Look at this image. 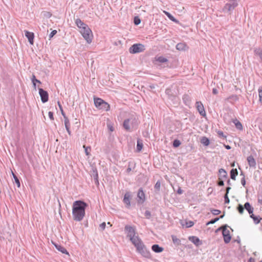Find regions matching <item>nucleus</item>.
<instances>
[{
  "label": "nucleus",
  "mask_w": 262,
  "mask_h": 262,
  "mask_svg": "<svg viewBox=\"0 0 262 262\" xmlns=\"http://www.w3.org/2000/svg\"><path fill=\"white\" fill-rule=\"evenodd\" d=\"M83 148H84V151L86 155L89 156L90 155L91 147L89 146H86L85 145L83 146Z\"/></svg>",
  "instance_id": "nucleus-36"
},
{
  "label": "nucleus",
  "mask_w": 262,
  "mask_h": 262,
  "mask_svg": "<svg viewBox=\"0 0 262 262\" xmlns=\"http://www.w3.org/2000/svg\"><path fill=\"white\" fill-rule=\"evenodd\" d=\"M176 48L178 50H180V43H179L176 45Z\"/></svg>",
  "instance_id": "nucleus-64"
},
{
  "label": "nucleus",
  "mask_w": 262,
  "mask_h": 262,
  "mask_svg": "<svg viewBox=\"0 0 262 262\" xmlns=\"http://www.w3.org/2000/svg\"><path fill=\"white\" fill-rule=\"evenodd\" d=\"M12 176H13V178L14 179V182L17 185V186L18 187H20V181L19 180V179L18 178V177L13 173V172H12Z\"/></svg>",
  "instance_id": "nucleus-29"
},
{
  "label": "nucleus",
  "mask_w": 262,
  "mask_h": 262,
  "mask_svg": "<svg viewBox=\"0 0 262 262\" xmlns=\"http://www.w3.org/2000/svg\"><path fill=\"white\" fill-rule=\"evenodd\" d=\"M227 225H225L219 228L217 230H220L221 229L222 230V234L224 237V240L225 243H228L230 242L231 240V236L230 235L229 231L227 229Z\"/></svg>",
  "instance_id": "nucleus-7"
},
{
  "label": "nucleus",
  "mask_w": 262,
  "mask_h": 262,
  "mask_svg": "<svg viewBox=\"0 0 262 262\" xmlns=\"http://www.w3.org/2000/svg\"><path fill=\"white\" fill-rule=\"evenodd\" d=\"M105 226H106V224H105V222H103V223H101V224L100 225V226H99L100 228H101V229L102 230H104V229H105Z\"/></svg>",
  "instance_id": "nucleus-54"
},
{
  "label": "nucleus",
  "mask_w": 262,
  "mask_h": 262,
  "mask_svg": "<svg viewBox=\"0 0 262 262\" xmlns=\"http://www.w3.org/2000/svg\"><path fill=\"white\" fill-rule=\"evenodd\" d=\"M65 127H70V122L68 119V118H66L64 119Z\"/></svg>",
  "instance_id": "nucleus-38"
},
{
  "label": "nucleus",
  "mask_w": 262,
  "mask_h": 262,
  "mask_svg": "<svg viewBox=\"0 0 262 262\" xmlns=\"http://www.w3.org/2000/svg\"><path fill=\"white\" fill-rule=\"evenodd\" d=\"M134 24L136 25H138L139 24H140L141 20L138 16H136L134 17Z\"/></svg>",
  "instance_id": "nucleus-37"
},
{
  "label": "nucleus",
  "mask_w": 262,
  "mask_h": 262,
  "mask_svg": "<svg viewBox=\"0 0 262 262\" xmlns=\"http://www.w3.org/2000/svg\"><path fill=\"white\" fill-rule=\"evenodd\" d=\"M39 94L41 98L42 103H46L49 100V94L47 91L44 90L42 88H39Z\"/></svg>",
  "instance_id": "nucleus-9"
},
{
  "label": "nucleus",
  "mask_w": 262,
  "mask_h": 262,
  "mask_svg": "<svg viewBox=\"0 0 262 262\" xmlns=\"http://www.w3.org/2000/svg\"><path fill=\"white\" fill-rule=\"evenodd\" d=\"M80 32L88 43H90L92 42L93 35L92 30L88 25L80 30Z\"/></svg>",
  "instance_id": "nucleus-4"
},
{
  "label": "nucleus",
  "mask_w": 262,
  "mask_h": 262,
  "mask_svg": "<svg viewBox=\"0 0 262 262\" xmlns=\"http://www.w3.org/2000/svg\"><path fill=\"white\" fill-rule=\"evenodd\" d=\"M60 111H61V115H62V116L63 117L64 119V118H68V117L66 116V114L64 113V111H63V109L61 110H60Z\"/></svg>",
  "instance_id": "nucleus-58"
},
{
  "label": "nucleus",
  "mask_w": 262,
  "mask_h": 262,
  "mask_svg": "<svg viewBox=\"0 0 262 262\" xmlns=\"http://www.w3.org/2000/svg\"><path fill=\"white\" fill-rule=\"evenodd\" d=\"M24 32L25 36L28 38L29 43L31 45H33L34 38V33L33 32H29L27 30H25Z\"/></svg>",
  "instance_id": "nucleus-13"
},
{
  "label": "nucleus",
  "mask_w": 262,
  "mask_h": 262,
  "mask_svg": "<svg viewBox=\"0 0 262 262\" xmlns=\"http://www.w3.org/2000/svg\"><path fill=\"white\" fill-rule=\"evenodd\" d=\"M217 134L219 135V136H220V137H221V138H225L226 137L224 135V133L222 131H221V130H219L217 132Z\"/></svg>",
  "instance_id": "nucleus-52"
},
{
  "label": "nucleus",
  "mask_w": 262,
  "mask_h": 262,
  "mask_svg": "<svg viewBox=\"0 0 262 262\" xmlns=\"http://www.w3.org/2000/svg\"><path fill=\"white\" fill-rule=\"evenodd\" d=\"M255 53L259 56V57L262 60V50H255Z\"/></svg>",
  "instance_id": "nucleus-47"
},
{
  "label": "nucleus",
  "mask_w": 262,
  "mask_h": 262,
  "mask_svg": "<svg viewBox=\"0 0 262 262\" xmlns=\"http://www.w3.org/2000/svg\"><path fill=\"white\" fill-rule=\"evenodd\" d=\"M171 171L173 173H176L177 175L179 176V170H177L174 167L171 168Z\"/></svg>",
  "instance_id": "nucleus-55"
},
{
  "label": "nucleus",
  "mask_w": 262,
  "mask_h": 262,
  "mask_svg": "<svg viewBox=\"0 0 262 262\" xmlns=\"http://www.w3.org/2000/svg\"><path fill=\"white\" fill-rule=\"evenodd\" d=\"M211 212L213 215H218L221 213V211L218 209H212Z\"/></svg>",
  "instance_id": "nucleus-44"
},
{
  "label": "nucleus",
  "mask_w": 262,
  "mask_h": 262,
  "mask_svg": "<svg viewBox=\"0 0 262 262\" xmlns=\"http://www.w3.org/2000/svg\"><path fill=\"white\" fill-rule=\"evenodd\" d=\"M171 238L173 244L176 246H178L180 244V239L178 238L176 235H171Z\"/></svg>",
  "instance_id": "nucleus-23"
},
{
  "label": "nucleus",
  "mask_w": 262,
  "mask_h": 262,
  "mask_svg": "<svg viewBox=\"0 0 262 262\" xmlns=\"http://www.w3.org/2000/svg\"><path fill=\"white\" fill-rule=\"evenodd\" d=\"M49 117L51 120H54V117H53V113L52 112H49L48 113Z\"/></svg>",
  "instance_id": "nucleus-57"
},
{
  "label": "nucleus",
  "mask_w": 262,
  "mask_h": 262,
  "mask_svg": "<svg viewBox=\"0 0 262 262\" xmlns=\"http://www.w3.org/2000/svg\"><path fill=\"white\" fill-rule=\"evenodd\" d=\"M183 100L184 103L186 105H189V104H190V98L187 95H184L183 96Z\"/></svg>",
  "instance_id": "nucleus-24"
},
{
  "label": "nucleus",
  "mask_w": 262,
  "mask_h": 262,
  "mask_svg": "<svg viewBox=\"0 0 262 262\" xmlns=\"http://www.w3.org/2000/svg\"><path fill=\"white\" fill-rule=\"evenodd\" d=\"M132 195L130 192H127L125 193L123 200V203L125 204L126 207L129 208L130 206V200Z\"/></svg>",
  "instance_id": "nucleus-11"
},
{
  "label": "nucleus",
  "mask_w": 262,
  "mask_h": 262,
  "mask_svg": "<svg viewBox=\"0 0 262 262\" xmlns=\"http://www.w3.org/2000/svg\"><path fill=\"white\" fill-rule=\"evenodd\" d=\"M161 182L160 181H158L155 185L154 188L156 191L159 192L160 190Z\"/></svg>",
  "instance_id": "nucleus-35"
},
{
  "label": "nucleus",
  "mask_w": 262,
  "mask_h": 262,
  "mask_svg": "<svg viewBox=\"0 0 262 262\" xmlns=\"http://www.w3.org/2000/svg\"><path fill=\"white\" fill-rule=\"evenodd\" d=\"M68 133L69 134V135H71V131L70 130V127H67L66 128Z\"/></svg>",
  "instance_id": "nucleus-60"
},
{
  "label": "nucleus",
  "mask_w": 262,
  "mask_h": 262,
  "mask_svg": "<svg viewBox=\"0 0 262 262\" xmlns=\"http://www.w3.org/2000/svg\"><path fill=\"white\" fill-rule=\"evenodd\" d=\"M244 208L250 215L253 214L254 209L249 202H246L244 204Z\"/></svg>",
  "instance_id": "nucleus-21"
},
{
  "label": "nucleus",
  "mask_w": 262,
  "mask_h": 262,
  "mask_svg": "<svg viewBox=\"0 0 262 262\" xmlns=\"http://www.w3.org/2000/svg\"><path fill=\"white\" fill-rule=\"evenodd\" d=\"M250 217L253 220V221L255 224H258L261 220V218L259 216H255L253 214L250 215Z\"/></svg>",
  "instance_id": "nucleus-26"
},
{
  "label": "nucleus",
  "mask_w": 262,
  "mask_h": 262,
  "mask_svg": "<svg viewBox=\"0 0 262 262\" xmlns=\"http://www.w3.org/2000/svg\"><path fill=\"white\" fill-rule=\"evenodd\" d=\"M189 240L194 244L196 246L200 245L202 244L201 241L200 239L196 236H190L189 237Z\"/></svg>",
  "instance_id": "nucleus-19"
},
{
  "label": "nucleus",
  "mask_w": 262,
  "mask_h": 262,
  "mask_svg": "<svg viewBox=\"0 0 262 262\" xmlns=\"http://www.w3.org/2000/svg\"><path fill=\"white\" fill-rule=\"evenodd\" d=\"M244 207H243L241 204H238L237 207V210L241 214H242L244 213Z\"/></svg>",
  "instance_id": "nucleus-34"
},
{
  "label": "nucleus",
  "mask_w": 262,
  "mask_h": 262,
  "mask_svg": "<svg viewBox=\"0 0 262 262\" xmlns=\"http://www.w3.org/2000/svg\"><path fill=\"white\" fill-rule=\"evenodd\" d=\"M88 206L87 203L81 200L75 201L72 206V215L75 221H81L85 214V209Z\"/></svg>",
  "instance_id": "nucleus-1"
},
{
  "label": "nucleus",
  "mask_w": 262,
  "mask_h": 262,
  "mask_svg": "<svg viewBox=\"0 0 262 262\" xmlns=\"http://www.w3.org/2000/svg\"><path fill=\"white\" fill-rule=\"evenodd\" d=\"M57 104H58V106H59V108L60 111L61 110L63 109L62 106V105H61V103H60V101H58V102H57Z\"/></svg>",
  "instance_id": "nucleus-61"
},
{
  "label": "nucleus",
  "mask_w": 262,
  "mask_h": 262,
  "mask_svg": "<svg viewBox=\"0 0 262 262\" xmlns=\"http://www.w3.org/2000/svg\"><path fill=\"white\" fill-rule=\"evenodd\" d=\"M151 249L156 253H160L164 250L162 247L159 246V245L157 244L153 245L151 247Z\"/></svg>",
  "instance_id": "nucleus-20"
},
{
  "label": "nucleus",
  "mask_w": 262,
  "mask_h": 262,
  "mask_svg": "<svg viewBox=\"0 0 262 262\" xmlns=\"http://www.w3.org/2000/svg\"><path fill=\"white\" fill-rule=\"evenodd\" d=\"M94 180L95 181V183H98L99 184V182H98V173L96 171V174L94 176Z\"/></svg>",
  "instance_id": "nucleus-56"
},
{
  "label": "nucleus",
  "mask_w": 262,
  "mask_h": 262,
  "mask_svg": "<svg viewBox=\"0 0 262 262\" xmlns=\"http://www.w3.org/2000/svg\"><path fill=\"white\" fill-rule=\"evenodd\" d=\"M75 22L77 27H78L80 30L82 29L84 27H85L87 25L79 18L76 19Z\"/></svg>",
  "instance_id": "nucleus-17"
},
{
  "label": "nucleus",
  "mask_w": 262,
  "mask_h": 262,
  "mask_svg": "<svg viewBox=\"0 0 262 262\" xmlns=\"http://www.w3.org/2000/svg\"><path fill=\"white\" fill-rule=\"evenodd\" d=\"M195 105L200 114L202 116H205L206 112L203 104L201 102H196Z\"/></svg>",
  "instance_id": "nucleus-12"
},
{
  "label": "nucleus",
  "mask_w": 262,
  "mask_h": 262,
  "mask_svg": "<svg viewBox=\"0 0 262 262\" xmlns=\"http://www.w3.org/2000/svg\"><path fill=\"white\" fill-rule=\"evenodd\" d=\"M241 175H243V178L241 179V184L242 185L245 187V185H246V180H245V176L244 174H243V172H241Z\"/></svg>",
  "instance_id": "nucleus-45"
},
{
  "label": "nucleus",
  "mask_w": 262,
  "mask_h": 262,
  "mask_svg": "<svg viewBox=\"0 0 262 262\" xmlns=\"http://www.w3.org/2000/svg\"><path fill=\"white\" fill-rule=\"evenodd\" d=\"M180 145V140H179L178 139H176V140H174L173 141V147H178Z\"/></svg>",
  "instance_id": "nucleus-39"
},
{
  "label": "nucleus",
  "mask_w": 262,
  "mask_h": 262,
  "mask_svg": "<svg viewBox=\"0 0 262 262\" xmlns=\"http://www.w3.org/2000/svg\"><path fill=\"white\" fill-rule=\"evenodd\" d=\"M219 220H220V218H216V217L214 219H212L211 221H210L209 222H207L206 223V225L207 226V225H209V224H214L215 222L218 221Z\"/></svg>",
  "instance_id": "nucleus-40"
},
{
  "label": "nucleus",
  "mask_w": 262,
  "mask_h": 262,
  "mask_svg": "<svg viewBox=\"0 0 262 262\" xmlns=\"http://www.w3.org/2000/svg\"><path fill=\"white\" fill-rule=\"evenodd\" d=\"M219 173L220 174L221 177L222 178H227V173L226 170L223 168H221L219 169Z\"/></svg>",
  "instance_id": "nucleus-30"
},
{
  "label": "nucleus",
  "mask_w": 262,
  "mask_h": 262,
  "mask_svg": "<svg viewBox=\"0 0 262 262\" xmlns=\"http://www.w3.org/2000/svg\"><path fill=\"white\" fill-rule=\"evenodd\" d=\"M224 200H225V204H228L230 202V200L228 198V194H225L224 196Z\"/></svg>",
  "instance_id": "nucleus-51"
},
{
  "label": "nucleus",
  "mask_w": 262,
  "mask_h": 262,
  "mask_svg": "<svg viewBox=\"0 0 262 262\" xmlns=\"http://www.w3.org/2000/svg\"><path fill=\"white\" fill-rule=\"evenodd\" d=\"M57 33V31L54 30H53L49 35V39L52 38Z\"/></svg>",
  "instance_id": "nucleus-50"
},
{
  "label": "nucleus",
  "mask_w": 262,
  "mask_h": 262,
  "mask_svg": "<svg viewBox=\"0 0 262 262\" xmlns=\"http://www.w3.org/2000/svg\"><path fill=\"white\" fill-rule=\"evenodd\" d=\"M259 100L262 103V86L258 89Z\"/></svg>",
  "instance_id": "nucleus-46"
},
{
  "label": "nucleus",
  "mask_w": 262,
  "mask_h": 262,
  "mask_svg": "<svg viewBox=\"0 0 262 262\" xmlns=\"http://www.w3.org/2000/svg\"><path fill=\"white\" fill-rule=\"evenodd\" d=\"M144 216L146 219H149L151 216V213L148 210H146L144 213Z\"/></svg>",
  "instance_id": "nucleus-43"
},
{
  "label": "nucleus",
  "mask_w": 262,
  "mask_h": 262,
  "mask_svg": "<svg viewBox=\"0 0 262 262\" xmlns=\"http://www.w3.org/2000/svg\"><path fill=\"white\" fill-rule=\"evenodd\" d=\"M176 191H177V193L180 194V191H181L180 187L178 186L177 189Z\"/></svg>",
  "instance_id": "nucleus-62"
},
{
  "label": "nucleus",
  "mask_w": 262,
  "mask_h": 262,
  "mask_svg": "<svg viewBox=\"0 0 262 262\" xmlns=\"http://www.w3.org/2000/svg\"><path fill=\"white\" fill-rule=\"evenodd\" d=\"M258 203H259L261 205H262V198H258Z\"/></svg>",
  "instance_id": "nucleus-63"
},
{
  "label": "nucleus",
  "mask_w": 262,
  "mask_h": 262,
  "mask_svg": "<svg viewBox=\"0 0 262 262\" xmlns=\"http://www.w3.org/2000/svg\"><path fill=\"white\" fill-rule=\"evenodd\" d=\"M165 14L167 16V17L172 21H176L175 18L173 17V16L170 14L169 12H165Z\"/></svg>",
  "instance_id": "nucleus-41"
},
{
  "label": "nucleus",
  "mask_w": 262,
  "mask_h": 262,
  "mask_svg": "<svg viewBox=\"0 0 262 262\" xmlns=\"http://www.w3.org/2000/svg\"><path fill=\"white\" fill-rule=\"evenodd\" d=\"M94 104L99 110L107 111L110 110V105L100 98H94Z\"/></svg>",
  "instance_id": "nucleus-5"
},
{
  "label": "nucleus",
  "mask_w": 262,
  "mask_h": 262,
  "mask_svg": "<svg viewBox=\"0 0 262 262\" xmlns=\"http://www.w3.org/2000/svg\"><path fill=\"white\" fill-rule=\"evenodd\" d=\"M248 164L250 167L255 168L256 165V162L254 157L250 155L247 158Z\"/></svg>",
  "instance_id": "nucleus-14"
},
{
  "label": "nucleus",
  "mask_w": 262,
  "mask_h": 262,
  "mask_svg": "<svg viewBox=\"0 0 262 262\" xmlns=\"http://www.w3.org/2000/svg\"><path fill=\"white\" fill-rule=\"evenodd\" d=\"M194 225V223L192 221H186L185 224L182 225L183 227H185L186 228H189L192 227Z\"/></svg>",
  "instance_id": "nucleus-32"
},
{
  "label": "nucleus",
  "mask_w": 262,
  "mask_h": 262,
  "mask_svg": "<svg viewBox=\"0 0 262 262\" xmlns=\"http://www.w3.org/2000/svg\"><path fill=\"white\" fill-rule=\"evenodd\" d=\"M130 241L132 242V244L136 247L138 245L140 244V243H142V241L141 239L139 238L138 236H135L133 238H131Z\"/></svg>",
  "instance_id": "nucleus-18"
},
{
  "label": "nucleus",
  "mask_w": 262,
  "mask_h": 262,
  "mask_svg": "<svg viewBox=\"0 0 262 262\" xmlns=\"http://www.w3.org/2000/svg\"><path fill=\"white\" fill-rule=\"evenodd\" d=\"M143 148V143L142 141L140 139H138L137 140V150L138 151H140Z\"/></svg>",
  "instance_id": "nucleus-28"
},
{
  "label": "nucleus",
  "mask_w": 262,
  "mask_h": 262,
  "mask_svg": "<svg viewBox=\"0 0 262 262\" xmlns=\"http://www.w3.org/2000/svg\"><path fill=\"white\" fill-rule=\"evenodd\" d=\"M228 99H231L233 101H237L238 99V98L237 95H232V96H230L228 98Z\"/></svg>",
  "instance_id": "nucleus-48"
},
{
  "label": "nucleus",
  "mask_w": 262,
  "mask_h": 262,
  "mask_svg": "<svg viewBox=\"0 0 262 262\" xmlns=\"http://www.w3.org/2000/svg\"><path fill=\"white\" fill-rule=\"evenodd\" d=\"M145 50V47L141 43H136L132 45L129 49V52L132 54L141 53Z\"/></svg>",
  "instance_id": "nucleus-6"
},
{
  "label": "nucleus",
  "mask_w": 262,
  "mask_h": 262,
  "mask_svg": "<svg viewBox=\"0 0 262 262\" xmlns=\"http://www.w3.org/2000/svg\"><path fill=\"white\" fill-rule=\"evenodd\" d=\"M137 203L139 204H142L145 201V195L142 188H140L137 193Z\"/></svg>",
  "instance_id": "nucleus-10"
},
{
  "label": "nucleus",
  "mask_w": 262,
  "mask_h": 262,
  "mask_svg": "<svg viewBox=\"0 0 262 262\" xmlns=\"http://www.w3.org/2000/svg\"><path fill=\"white\" fill-rule=\"evenodd\" d=\"M200 142L204 146H208L210 144L209 140L206 137H203L201 139Z\"/></svg>",
  "instance_id": "nucleus-25"
},
{
  "label": "nucleus",
  "mask_w": 262,
  "mask_h": 262,
  "mask_svg": "<svg viewBox=\"0 0 262 262\" xmlns=\"http://www.w3.org/2000/svg\"><path fill=\"white\" fill-rule=\"evenodd\" d=\"M124 230L127 234V236L129 238V239L136 236V230L134 227L129 225H126L124 227Z\"/></svg>",
  "instance_id": "nucleus-8"
},
{
  "label": "nucleus",
  "mask_w": 262,
  "mask_h": 262,
  "mask_svg": "<svg viewBox=\"0 0 262 262\" xmlns=\"http://www.w3.org/2000/svg\"><path fill=\"white\" fill-rule=\"evenodd\" d=\"M31 80H32V83H36V82H37V83H40V84L41 83L40 81H39V80L37 79L36 78L35 76L34 75H32V77L31 78Z\"/></svg>",
  "instance_id": "nucleus-42"
},
{
  "label": "nucleus",
  "mask_w": 262,
  "mask_h": 262,
  "mask_svg": "<svg viewBox=\"0 0 262 262\" xmlns=\"http://www.w3.org/2000/svg\"><path fill=\"white\" fill-rule=\"evenodd\" d=\"M233 122L235 124L236 128L240 130L243 129V125L242 123L236 119L233 120Z\"/></svg>",
  "instance_id": "nucleus-22"
},
{
  "label": "nucleus",
  "mask_w": 262,
  "mask_h": 262,
  "mask_svg": "<svg viewBox=\"0 0 262 262\" xmlns=\"http://www.w3.org/2000/svg\"><path fill=\"white\" fill-rule=\"evenodd\" d=\"M238 6L237 0H229L222 8V11L225 13L231 14L233 10Z\"/></svg>",
  "instance_id": "nucleus-3"
},
{
  "label": "nucleus",
  "mask_w": 262,
  "mask_h": 262,
  "mask_svg": "<svg viewBox=\"0 0 262 262\" xmlns=\"http://www.w3.org/2000/svg\"><path fill=\"white\" fill-rule=\"evenodd\" d=\"M156 60L160 63H164L167 62L168 61V60L166 58L163 56L156 57Z\"/></svg>",
  "instance_id": "nucleus-31"
},
{
  "label": "nucleus",
  "mask_w": 262,
  "mask_h": 262,
  "mask_svg": "<svg viewBox=\"0 0 262 262\" xmlns=\"http://www.w3.org/2000/svg\"><path fill=\"white\" fill-rule=\"evenodd\" d=\"M52 243L54 245V246L55 247V248L60 252H61L62 253H63V254H68L69 255V253L67 251V250H66V248H64L63 247H62V246H61L59 244H58L57 243H55L54 242H52Z\"/></svg>",
  "instance_id": "nucleus-15"
},
{
  "label": "nucleus",
  "mask_w": 262,
  "mask_h": 262,
  "mask_svg": "<svg viewBox=\"0 0 262 262\" xmlns=\"http://www.w3.org/2000/svg\"><path fill=\"white\" fill-rule=\"evenodd\" d=\"M238 172L236 169H232L230 171V177L232 180H235L236 176L237 175Z\"/></svg>",
  "instance_id": "nucleus-27"
},
{
  "label": "nucleus",
  "mask_w": 262,
  "mask_h": 262,
  "mask_svg": "<svg viewBox=\"0 0 262 262\" xmlns=\"http://www.w3.org/2000/svg\"><path fill=\"white\" fill-rule=\"evenodd\" d=\"M188 48V46L185 43L181 42V50H186Z\"/></svg>",
  "instance_id": "nucleus-49"
},
{
  "label": "nucleus",
  "mask_w": 262,
  "mask_h": 262,
  "mask_svg": "<svg viewBox=\"0 0 262 262\" xmlns=\"http://www.w3.org/2000/svg\"><path fill=\"white\" fill-rule=\"evenodd\" d=\"M224 181L222 179H221V178H219V181L218 182V185L220 186H224Z\"/></svg>",
  "instance_id": "nucleus-53"
},
{
  "label": "nucleus",
  "mask_w": 262,
  "mask_h": 262,
  "mask_svg": "<svg viewBox=\"0 0 262 262\" xmlns=\"http://www.w3.org/2000/svg\"><path fill=\"white\" fill-rule=\"evenodd\" d=\"M145 247V246L144 245V244L142 242V243H140V244L139 245H138L135 247L136 248V249H137V251H138V252H139L141 250H143V248Z\"/></svg>",
  "instance_id": "nucleus-33"
},
{
  "label": "nucleus",
  "mask_w": 262,
  "mask_h": 262,
  "mask_svg": "<svg viewBox=\"0 0 262 262\" xmlns=\"http://www.w3.org/2000/svg\"><path fill=\"white\" fill-rule=\"evenodd\" d=\"M139 253L144 257L149 258L150 257V253L146 247H144L143 250H141Z\"/></svg>",
  "instance_id": "nucleus-16"
},
{
  "label": "nucleus",
  "mask_w": 262,
  "mask_h": 262,
  "mask_svg": "<svg viewBox=\"0 0 262 262\" xmlns=\"http://www.w3.org/2000/svg\"><path fill=\"white\" fill-rule=\"evenodd\" d=\"M138 124V123L135 118H130L124 120L123 126L126 131L131 132L137 126Z\"/></svg>",
  "instance_id": "nucleus-2"
},
{
  "label": "nucleus",
  "mask_w": 262,
  "mask_h": 262,
  "mask_svg": "<svg viewBox=\"0 0 262 262\" xmlns=\"http://www.w3.org/2000/svg\"><path fill=\"white\" fill-rule=\"evenodd\" d=\"M212 93L214 95H216L218 93V91L216 88H213L212 90Z\"/></svg>",
  "instance_id": "nucleus-59"
}]
</instances>
